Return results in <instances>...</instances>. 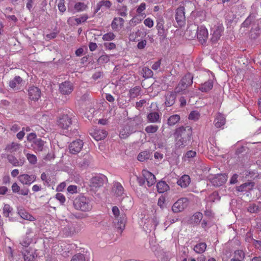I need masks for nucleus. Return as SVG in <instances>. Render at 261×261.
<instances>
[{"label": "nucleus", "instance_id": "obj_1", "mask_svg": "<svg viewBox=\"0 0 261 261\" xmlns=\"http://www.w3.org/2000/svg\"><path fill=\"white\" fill-rule=\"evenodd\" d=\"M175 147L177 148H184L191 142L192 136V128L190 126H181L176 128L173 134Z\"/></svg>", "mask_w": 261, "mask_h": 261}, {"label": "nucleus", "instance_id": "obj_2", "mask_svg": "<svg viewBox=\"0 0 261 261\" xmlns=\"http://www.w3.org/2000/svg\"><path fill=\"white\" fill-rule=\"evenodd\" d=\"M73 206L77 211L88 212L92 209V205L89 197L83 195L77 196L73 200Z\"/></svg>", "mask_w": 261, "mask_h": 261}, {"label": "nucleus", "instance_id": "obj_3", "mask_svg": "<svg viewBox=\"0 0 261 261\" xmlns=\"http://www.w3.org/2000/svg\"><path fill=\"white\" fill-rule=\"evenodd\" d=\"M138 120V118H136L130 120L129 124L120 131V137L121 138L125 139L136 131L137 126L139 124L137 123Z\"/></svg>", "mask_w": 261, "mask_h": 261}, {"label": "nucleus", "instance_id": "obj_4", "mask_svg": "<svg viewBox=\"0 0 261 261\" xmlns=\"http://www.w3.org/2000/svg\"><path fill=\"white\" fill-rule=\"evenodd\" d=\"M57 124L63 130H68L72 124L71 117L67 114H64L59 117Z\"/></svg>", "mask_w": 261, "mask_h": 261}, {"label": "nucleus", "instance_id": "obj_5", "mask_svg": "<svg viewBox=\"0 0 261 261\" xmlns=\"http://www.w3.org/2000/svg\"><path fill=\"white\" fill-rule=\"evenodd\" d=\"M107 181V178L105 175L103 174L97 175L90 179V186L93 188H99L102 187Z\"/></svg>", "mask_w": 261, "mask_h": 261}, {"label": "nucleus", "instance_id": "obj_6", "mask_svg": "<svg viewBox=\"0 0 261 261\" xmlns=\"http://www.w3.org/2000/svg\"><path fill=\"white\" fill-rule=\"evenodd\" d=\"M188 204V199L187 198H181L178 199L173 205L172 210L175 213L182 211Z\"/></svg>", "mask_w": 261, "mask_h": 261}, {"label": "nucleus", "instance_id": "obj_7", "mask_svg": "<svg viewBox=\"0 0 261 261\" xmlns=\"http://www.w3.org/2000/svg\"><path fill=\"white\" fill-rule=\"evenodd\" d=\"M175 18L179 27H182L185 25L186 17L184 7L180 6L176 9Z\"/></svg>", "mask_w": 261, "mask_h": 261}, {"label": "nucleus", "instance_id": "obj_8", "mask_svg": "<svg viewBox=\"0 0 261 261\" xmlns=\"http://www.w3.org/2000/svg\"><path fill=\"white\" fill-rule=\"evenodd\" d=\"M208 31L203 25L198 27L197 29V37L201 44H205L208 38Z\"/></svg>", "mask_w": 261, "mask_h": 261}, {"label": "nucleus", "instance_id": "obj_9", "mask_svg": "<svg viewBox=\"0 0 261 261\" xmlns=\"http://www.w3.org/2000/svg\"><path fill=\"white\" fill-rule=\"evenodd\" d=\"M224 31V27L222 24L214 25L211 29L212 37L211 41L213 43L217 42L220 38Z\"/></svg>", "mask_w": 261, "mask_h": 261}, {"label": "nucleus", "instance_id": "obj_10", "mask_svg": "<svg viewBox=\"0 0 261 261\" xmlns=\"http://www.w3.org/2000/svg\"><path fill=\"white\" fill-rule=\"evenodd\" d=\"M164 23L165 21L163 17L157 19L156 28L158 30V35L163 39L166 38L168 34V29L165 28Z\"/></svg>", "mask_w": 261, "mask_h": 261}, {"label": "nucleus", "instance_id": "obj_11", "mask_svg": "<svg viewBox=\"0 0 261 261\" xmlns=\"http://www.w3.org/2000/svg\"><path fill=\"white\" fill-rule=\"evenodd\" d=\"M19 181L23 185L30 186L36 179V176L34 174L29 175L22 174L18 176Z\"/></svg>", "mask_w": 261, "mask_h": 261}, {"label": "nucleus", "instance_id": "obj_12", "mask_svg": "<svg viewBox=\"0 0 261 261\" xmlns=\"http://www.w3.org/2000/svg\"><path fill=\"white\" fill-rule=\"evenodd\" d=\"M83 144V141L80 139L72 142L69 146L70 152L72 154L79 153L81 150Z\"/></svg>", "mask_w": 261, "mask_h": 261}, {"label": "nucleus", "instance_id": "obj_13", "mask_svg": "<svg viewBox=\"0 0 261 261\" xmlns=\"http://www.w3.org/2000/svg\"><path fill=\"white\" fill-rule=\"evenodd\" d=\"M59 90L63 95H69L73 90V86L70 82L65 81L60 84Z\"/></svg>", "mask_w": 261, "mask_h": 261}, {"label": "nucleus", "instance_id": "obj_14", "mask_svg": "<svg viewBox=\"0 0 261 261\" xmlns=\"http://www.w3.org/2000/svg\"><path fill=\"white\" fill-rule=\"evenodd\" d=\"M227 178L228 175L226 174H217L212 178L211 182L214 186L219 187L224 184Z\"/></svg>", "mask_w": 261, "mask_h": 261}, {"label": "nucleus", "instance_id": "obj_15", "mask_svg": "<svg viewBox=\"0 0 261 261\" xmlns=\"http://www.w3.org/2000/svg\"><path fill=\"white\" fill-rule=\"evenodd\" d=\"M28 94L29 98L31 100L37 101L41 96V91L40 89L35 86H32L28 90Z\"/></svg>", "mask_w": 261, "mask_h": 261}, {"label": "nucleus", "instance_id": "obj_16", "mask_svg": "<svg viewBox=\"0 0 261 261\" xmlns=\"http://www.w3.org/2000/svg\"><path fill=\"white\" fill-rule=\"evenodd\" d=\"M142 174V176L145 178L147 186L149 187L152 186L155 183L156 178L152 173L146 170H143Z\"/></svg>", "mask_w": 261, "mask_h": 261}, {"label": "nucleus", "instance_id": "obj_17", "mask_svg": "<svg viewBox=\"0 0 261 261\" xmlns=\"http://www.w3.org/2000/svg\"><path fill=\"white\" fill-rule=\"evenodd\" d=\"M176 93L175 92H168L165 94V105L166 107L173 106L176 100Z\"/></svg>", "mask_w": 261, "mask_h": 261}, {"label": "nucleus", "instance_id": "obj_18", "mask_svg": "<svg viewBox=\"0 0 261 261\" xmlns=\"http://www.w3.org/2000/svg\"><path fill=\"white\" fill-rule=\"evenodd\" d=\"M117 222L115 223L116 228L121 233L125 228L126 222V217L125 214H121L119 219L116 220Z\"/></svg>", "mask_w": 261, "mask_h": 261}, {"label": "nucleus", "instance_id": "obj_19", "mask_svg": "<svg viewBox=\"0 0 261 261\" xmlns=\"http://www.w3.org/2000/svg\"><path fill=\"white\" fill-rule=\"evenodd\" d=\"M112 4L109 0H101L96 5V8L94 11V13H97L100 9L103 10L104 8L109 9L112 6Z\"/></svg>", "mask_w": 261, "mask_h": 261}, {"label": "nucleus", "instance_id": "obj_20", "mask_svg": "<svg viewBox=\"0 0 261 261\" xmlns=\"http://www.w3.org/2000/svg\"><path fill=\"white\" fill-rule=\"evenodd\" d=\"M147 121L150 123H158L161 122V116L158 112H153L149 113L147 115Z\"/></svg>", "mask_w": 261, "mask_h": 261}, {"label": "nucleus", "instance_id": "obj_21", "mask_svg": "<svg viewBox=\"0 0 261 261\" xmlns=\"http://www.w3.org/2000/svg\"><path fill=\"white\" fill-rule=\"evenodd\" d=\"M254 186V182H247L236 187L238 192H246L251 190Z\"/></svg>", "mask_w": 261, "mask_h": 261}, {"label": "nucleus", "instance_id": "obj_22", "mask_svg": "<svg viewBox=\"0 0 261 261\" xmlns=\"http://www.w3.org/2000/svg\"><path fill=\"white\" fill-rule=\"evenodd\" d=\"M22 79L20 76H16L9 81V85L13 90H17L18 86L22 83Z\"/></svg>", "mask_w": 261, "mask_h": 261}, {"label": "nucleus", "instance_id": "obj_23", "mask_svg": "<svg viewBox=\"0 0 261 261\" xmlns=\"http://www.w3.org/2000/svg\"><path fill=\"white\" fill-rule=\"evenodd\" d=\"M45 142L41 138H38L32 143V147L36 151H42L43 149Z\"/></svg>", "mask_w": 261, "mask_h": 261}, {"label": "nucleus", "instance_id": "obj_24", "mask_svg": "<svg viewBox=\"0 0 261 261\" xmlns=\"http://www.w3.org/2000/svg\"><path fill=\"white\" fill-rule=\"evenodd\" d=\"M213 81L209 80L204 83L201 84L198 89L203 92H207L213 88Z\"/></svg>", "mask_w": 261, "mask_h": 261}, {"label": "nucleus", "instance_id": "obj_25", "mask_svg": "<svg viewBox=\"0 0 261 261\" xmlns=\"http://www.w3.org/2000/svg\"><path fill=\"white\" fill-rule=\"evenodd\" d=\"M107 132L103 129H96L93 133V138L97 141L104 139L107 136Z\"/></svg>", "mask_w": 261, "mask_h": 261}, {"label": "nucleus", "instance_id": "obj_26", "mask_svg": "<svg viewBox=\"0 0 261 261\" xmlns=\"http://www.w3.org/2000/svg\"><path fill=\"white\" fill-rule=\"evenodd\" d=\"M191 181L190 177L188 175H182L177 183L181 188H186L190 184Z\"/></svg>", "mask_w": 261, "mask_h": 261}, {"label": "nucleus", "instance_id": "obj_27", "mask_svg": "<svg viewBox=\"0 0 261 261\" xmlns=\"http://www.w3.org/2000/svg\"><path fill=\"white\" fill-rule=\"evenodd\" d=\"M202 218L203 215L201 213H196L190 218V223L192 224H198L200 222Z\"/></svg>", "mask_w": 261, "mask_h": 261}, {"label": "nucleus", "instance_id": "obj_28", "mask_svg": "<svg viewBox=\"0 0 261 261\" xmlns=\"http://www.w3.org/2000/svg\"><path fill=\"white\" fill-rule=\"evenodd\" d=\"M113 191L117 196H121L124 192V188L120 182H116L114 184Z\"/></svg>", "mask_w": 261, "mask_h": 261}, {"label": "nucleus", "instance_id": "obj_29", "mask_svg": "<svg viewBox=\"0 0 261 261\" xmlns=\"http://www.w3.org/2000/svg\"><path fill=\"white\" fill-rule=\"evenodd\" d=\"M156 188L159 193H163L169 189V187L165 181H160L157 183Z\"/></svg>", "mask_w": 261, "mask_h": 261}, {"label": "nucleus", "instance_id": "obj_30", "mask_svg": "<svg viewBox=\"0 0 261 261\" xmlns=\"http://www.w3.org/2000/svg\"><path fill=\"white\" fill-rule=\"evenodd\" d=\"M225 123V119L222 114H219L217 116L214 120L215 126L217 128H220Z\"/></svg>", "mask_w": 261, "mask_h": 261}, {"label": "nucleus", "instance_id": "obj_31", "mask_svg": "<svg viewBox=\"0 0 261 261\" xmlns=\"http://www.w3.org/2000/svg\"><path fill=\"white\" fill-rule=\"evenodd\" d=\"M20 144L12 142L11 144H8L5 148V150L7 152H13L16 151L20 148Z\"/></svg>", "mask_w": 261, "mask_h": 261}, {"label": "nucleus", "instance_id": "obj_32", "mask_svg": "<svg viewBox=\"0 0 261 261\" xmlns=\"http://www.w3.org/2000/svg\"><path fill=\"white\" fill-rule=\"evenodd\" d=\"M193 75L188 72L186 73L181 79V81L185 83V85L189 87L193 83Z\"/></svg>", "mask_w": 261, "mask_h": 261}, {"label": "nucleus", "instance_id": "obj_33", "mask_svg": "<svg viewBox=\"0 0 261 261\" xmlns=\"http://www.w3.org/2000/svg\"><path fill=\"white\" fill-rule=\"evenodd\" d=\"M141 88L139 86H135L131 88L129 91V95L130 98H134L140 94Z\"/></svg>", "mask_w": 261, "mask_h": 261}, {"label": "nucleus", "instance_id": "obj_34", "mask_svg": "<svg viewBox=\"0 0 261 261\" xmlns=\"http://www.w3.org/2000/svg\"><path fill=\"white\" fill-rule=\"evenodd\" d=\"M180 117L177 114H174L169 117L167 120V124L169 126H173L180 120Z\"/></svg>", "mask_w": 261, "mask_h": 261}, {"label": "nucleus", "instance_id": "obj_35", "mask_svg": "<svg viewBox=\"0 0 261 261\" xmlns=\"http://www.w3.org/2000/svg\"><path fill=\"white\" fill-rule=\"evenodd\" d=\"M206 248V244L205 243H200L196 245L194 247V250L197 253H203Z\"/></svg>", "mask_w": 261, "mask_h": 261}, {"label": "nucleus", "instance_id": "obj_36", "mask_svg": "<svg viewBox=\"0 0 261 261\" xmlns=\"http://www.w3.org/2000/svg\"><path fill=\"white\" fill-rule=\"evenodd\" d=\"M13 208L9 204L4 205L3 209V215L7 218H10L12 215Z\"/></svg>", "mask_w": 261, "mask_h": 261}, {"label": "nucleus", "instance_id": "obj_37", "mask_svg": "<svg viewBox=\"0 0 261 261\" xmlns=\"http://www.w3.org/2000/svg\"><path fill=\"white\" fill-rule=\"evenodd\" d=\"M188 88V87L185 85V83L180 80L176 87L175 88L174 92L175 93H184Z\"/></svg>", "mask_w": 261, "mask_h": 261}, {"label": "nucleus", "instance_id": "obj_38", "mask_svg": "<svg viewBox=\"0 0 261 261\" xmlns=\"http://www.w3.org/2000/svg\"><path fill=\"white\" fill-rule=\"evenodd\" d=\"M18 213L20 216L24 220L31 221H34L35 220V218L32 215L24 211H20Z\"/></svg>", "mask_w": 261, "mask_h": 261}, {"label": "nucleus", "instance_id": "obj_39", "mask_svg": "<svg viewBox=\"0 0 261 261\" xmlns=\"http://www.w3.org/2000/svg\"><path fill=\"white\" fill-rule=\"evenodd\" d=\"M141 73L145 79L151 77L153 75V71L147 67L142 68Z\"/></svg>", "mask_w": 261, "mask_h": 261}, {"label": "nucleus", "instance_id": "obj_40", "mask_svg": "<svg viewBox=\"0 0 261 261\" xmlns=\"http://www.w3.org/2000/svg\"><path fill=\"white\" fill-rule=\"evenodd\" d=\"M150 156L148 151H144L140 152L138 155V160L140 162H144L145 160L149 159Z\"/></svg>", "mask_w": 261, "mask_h": 261}, {"label": "nucleus", "instance_id": "obj_41", "mask_svg": "<svg viewBox=\"0 0 261 261\" xmlns=\"http://www.w3.org/2000/svg\"><path fill=\"white\" fill-rule=\"evenodd\" d=\"M260 210L259 206L255 203H250L247 207V211L250 213H257Z\"/></svg>", "mask_w": 261, "mask_h": 261}, {"label": "nucleus", "instance_id": "obj_42", "mask_svg": "<svg viewBox=\"0 0 261 261\" xmlns=\"http://www.w3.org/2000/svg\"><path fill=\"white\" fill-rule=\"evenodd\" d=\"M74 8L77 12H81L85 10L87 6L84 3L78 2L74 5Z\"/></svg>", "mask_w": 261, "mask_h": 261}, {"label": "nucleus", "instance_id": "obj_43", "mask_svg": "<svg viewBox=\"0 0 261 261\" xmlns=\"http://www.w3.org/2000/svg\"><path fill=\"white\" fill-rule=\"evenodd\" d=\"M159 129V126L156 125H149L147 126L145 130L147 134H153Z\"/></svg>", "mask_w": 261, "mask_h": 261}, {"label": "nucleus", "instance_id": "obj_44", "mask_svg": "<svg viewBox=\"0 0 261 261\" xmlns=\"http://www.w3.org/2000/svg\"><path fill=\"white\" fill-rule=\"evenodd\" d=\"M32 241V236H25L20 242V244L23 247H28Z\"/></svg>", "mask_w": 261, "mask_h": 261}, {"label": "nucleus", "instance_id": "obj_45", "mask_svg": "<svg viewBox=\"0 0 261 261\" xmlns=\"http://www.w3.org/2000/svg\"><path fill=\"white\" fill-rule=\"evenodd\" d=\"M200 114L199 112L197 111H193L190 112L188 118L190 120H193L196 121L200 118Z\"/></svg>", "mask_w": 261, "mask_h": 261}, {"label": "nucleus", "instance_id": "obj_46", "mask_svg": "<svg viewBox=\"0 0 261 261\" xmlns=\"http://www.w3.org/2000/svg\"><path fill=\"white\" fill-rule=\"evenodd\" d=\"M71 261H88V260H86L84 254H82V253H77L72 256V257L71 259Z\"/></svg>", "mask_w": 261, "mask_h": 261}, {"label": "nucleus", "instance_id": "obj_47", "mask_svg": "<svg viewBox=\"0 0 261 261\" xmlns=\"http://www.w3.org/2000/svg\"><path fill=\"white\" fill-rule=\"evenodd\" d=\"M7 159L10 163L14 166H17L18 164V160L12 154L7 155Z\"/></svg>", "mask_w": 261, "mask_h": 261}, {"label": "nucleus", "instance_id": "obj_48", "mask_svg": "<svg viewBox=\"0 0 261 261\" xmlns=\"http://www.w3.org/2000/svg\"><path fill=\"white\" fill-rule=\"evenodd\" d=\"M116 36L112 32H108L102 36V39L104 41H111L115 39Z\"/></svg>", "mask_w": 261, "mask_h": 261}, {"label": "nucleus", "instance_id": "obj_49", "mask_svg": "<svg viewBox=\"0 0 261 261\" xmlns=\"http://www.w3.org/2000/svg\"><path fill=\"white\" fill-rule=\"evenodd\" d=\"M27 158L30 164L35 165L37 163V159L35 155L30 153L26 154Z\"/></svg>", "mask_w": 261, "mask_h": 261}, {"label": "nucleus", "instance_id": "obj_50", "mask_svg": "<svg viewBox=\"0 0 261 261\" xmlns=\"http://www.w3.org/2000/svg\"><path fill=\"white\" fill-rule=\"evenodd\" d=\"M196 155V152L194 150H189L186 152L184 155V160H190L191 158L195 157Z\"/></svg>", "mask_w": 261, "mask_h": 261}, {"label": "nucleus", "instance_id": "obj_51", "mask_svg": "<svg viewBox=\"0 0 261 261\" xmlns=\"http://www.w3.org/2000/svg\"><path fill=\"white\" fill-rule=\"evenodd\" d=\"M41 179L44 182V185H49L51 182L50 177L48 176L44 172L41 174Z\"/></svg>", "mask_w": 261, "mask_h": 261}, {"label": "nucleus", "instance_id": "obj_52", "mask_svg": "<svg viewBox=\"0 0 261 261\" xmlns=\"http://www.w3.org/2000/svg\"><path fill=\"white\" fill-rule=\"evenodd\" d=\"M88 18L87 14H83L80 18H74V20L76 21L77 24H79L82 22H85Z\"/></svg>", "mask_w": 261, "mask_h": 261}, {"label": "nucleus", "instance_id": "obj_53", "mask_svg": "<svg viewBox=\"0 0 261 261\" xmlns=\"http://www.w3.org/2000/svg\"><path fill=\"white\" fill-rule=\"evenodd\" d=\"M37 139V135L35 133H31L27 137V141L32 142V143H33L34 141Z\"/></svg>", "mask_w": 261, "mask_h": 261}, {"label": "nucleus", "instance_id": "obj_54", "mask_svg": "<svg viewBox=\"0 0 261 261\" xmlns=\"http://www.w3.org/2000/svg\"><path fill=\"white\" fill-rule=\"evenodd\" d=\"M127 7L126 6H124L122 8L118 10V14L122 17H126L127 15Z\"/></svg>", "mask_w": 261, "mask_h": 261}, {"label": "nucleus", "instance_id": "obj_55", "mask_svg": "<svg viewBox=\"0 0 261 261\" xmlns=\"http://www.w3.org/2000/svg\"><path fill=\"white\" fill-rule=\"evenodd\" d=\"M103 46L106 49L112 50L116 48V45L113 42H107L103 44Z\"/></svg>", "mask_w": 261, "mask_h": 261}, {"label": "nucleus", "instance_id": "obj_56", "mask_svg": "<svg viewBox=\"0 0 261 261\" xmlns=\"http://www.w3.org/2000/svg\"><path fill=\"white\" fill-rule=\"evenodd\" d=\"M23 258L24 261H34V255L32 253L27 252V254H24Z\"/></svg>", "mask_w": 261, "mask_h": 261}, {"label": "nucleus", "instance_id": "obj_57", "mask_svg": "<svg viewBox=\"0 0 261 261\" xmlns=\"http://www.w3.org/2000/svg\"><path fill=\"white\" fill-rule=\"evenodd\" d=\"M64 3L65 0H59V3L58 5L59 11L62 13L65 12L66 9Z\"/></svg>", "mask_w": 261, "mask_h": 261}, {"label": "nucleus", "instance_id": "obj_58", "mask_svg": "<svg viewBox=\"0 0 261 261\" xmlns=\"http://www.w3.org/2000/svg\"><path fill=\"white\" fill-rule=\"evenodd\" d=\"M253 20V16H248L242 23V26L243 27H248L251 24Z\"/></svg>", "mask_w": 261, "mask_h": 261}, {"label": "nucleus", "instance_id": "obj_59", "mask_svg": "<svg viewBox=\"0 0 261 261\" xmlns=\"http://www.w3.org/2000/svg\"><path fill=\"white\" fill-rule=\"evenodd\" d=\"M56 199L59 200L62 204H63L65 201V197L62 193H57L56 195Z\"/></svg>", "mask_w": 261, "mask_h": 261}, {"label": "nucleus", "instance_id": "obj_60", "mask_svg": "<svg viewBox=\"0 0 261 261\" xmlns=\"http://www.w3.org/2000/svg\"><path fill=\"white\" fill-rule=\"evenodd\" d=\"M110 60V57L107 55H103L101 56L99 59L98 61L101 63H107Z\"/></svg>", "mask_w": 261, "mask_h": 261}, {"label": "nucleus", "instance_id": "obj_61", "mask_svg": "<svg viewBox=\"0 0 261 261\" xmlns=\"http://www.w3.org/2000/svg\"><path fill=\"white\" fill-rule=\"evenodd\" d=\"M144 23L146 27H148L149 28H152L154 24L153 20L150 18L145 19L144 21Z\"/></svg>", "mask_w": 261, "mask_h": 261}, {"label": "nucleus", "instance_id": "obj_62", "mask_svg": "<svg viewBox=\"0 0 261 261\" xmlns=\"http://www.w3.org/2000/svg\"><path fill=\"white\" fill-rule=\"evenodd\" d=\"M165 199L164 197H160L158 201V206H159L162 209L164 208L165 207Z\"/></svg>", "mask_w": 261, "mask_h": 261}, {"label": "nucleus", "instance_id": "obj_63", "mask_svg": "<svg viewBox=\"0 0 261 261\" xmlns=\"http://www.w3.org/2000/svg\"><path fill=\"white\" fill-rule=\"evenodd\" d=\"M147 43V41L146 40H140L138 44H137V47L139 49H144Z\"/></svg>", "mask_w": 261, "mask_h": 261}, {"label": "nucleus", "instance_id": "obj_64", "mask_svg": "<svg viewBox=\"0 0 261 261\" xmlns=\"http://www.w3.org/2000/svg\"><path fill=\"white\" fill-rule=\"evenodd\" d=\"M77 187L75 185H70L67 188V191L71 194L77 193Z\"/></svg>", "mask_w": 261, "mask_h": 261}]
</instances>
